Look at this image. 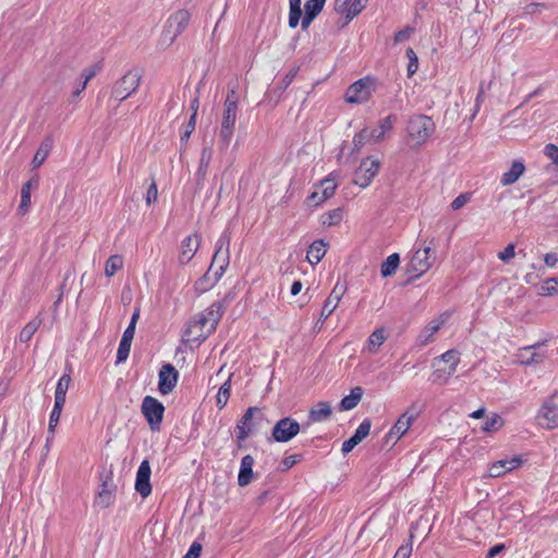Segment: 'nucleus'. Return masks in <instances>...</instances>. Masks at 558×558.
<instances>
[{
  "label": "nucleus",
  "instance_id": "nucleus-35",
  "mask_svg": "<svg viewBox=\"0 0 558 558\" xmlns=\"http://www.w3.org/2000/svg\"><path fill=\"white\" fill-rule=\"evenodd\" d=\"M524 165L520 161H514L509 171L505 172L501 178L502 185H510L514 183L524 172Z\"/></svg>",
  "mask_w": 558,
  "mask_h": 558
},
{
  "label": "nucleus",
  "instance_id": "nucleus-30",
  "mask_svg": "<svg viewBox=\"0 0 558 558\" xmlns=\"http://www.w3.org/2000/svg\"><path fill=\"white\" fill-rule=\"evenodd\" d=\"M253 465L254 458L252 456L246 454L242 458L238 476V483L240 486L244 487L251 483L253 478Z\"/></svg>",
  "mask_w": 558,
  "mask_h": 558
},
{
  "label": "nucleus",
  "instance_id": "nucleus-34",
  "mask_svg": "<svg viewBox=\"0 0 558 558\" xmlns=\"http://www.w3.org/2000/svg\"><path fill=\"white\" fill-rule=\"evenodd\" d=\"M363 396V389L361 387H354L351 393L344 397L340 402L341 411H349L354 409L361 401Z\"/></svg>",
  "mask_w": 558,
  "mask_h": 558
},
{
  "label": "nucleus",
  "instance_id": "nucleus-22",
  "mask_svg": "<svg viewBox=\"0 0 558 558\" xmlns=\"http://www.w3.org/2000/svg\"><path fill=\"white\" fill-rule=\"evenodd\" d=\"M396 122L397 116L395 114H389L386 118L381 119L375 129L369 130L373 143H379L385 141L389 133L392 131Z\"/></svg>",
  "mask_w": 558,
  "mask_h": 558
},
{
  "label": "nucleus",
  "instance_id": "nucleus-49",
  "mask_svg": "<svg viewBox=\"0 0 558 558\" xmlns=\"http://www.w3.org/2000/svg\"><path fill=\"white\" fill-rule=\"evenodd\" d=\"M131 342H125L124 340H121L120 341V344H119V348H118V353H117V362L120 363V362H124L129 354H130V350H131Z\"/></svg>",
  "mask_w": 558,
  "mask_h": 558
},
{
  "label": "nucleus",
  "instance_id": "nucleus-32",
  "mask_svg": "<svg viewBox=\"0 0 558 558\" xmlns=\"http://www.w3.org/2000/svg\"><path fill=\"white\" fill-rule=\"evenodd\" d=\"M368 0H354L352 3H350L347 7V0H343L342 3H340V0H337L336 5L338 11H345L348 19H353L359 13L362 12V10L365 8Z\"/></svg>",
  "mask_w": 558,
  "mask_h": 558
},
{
  "label": "nucleus",
  "instance_id": "nucleus-20",
  "mask_svg": "<svg viewBox=\"0 0 558 558\" xmlns=\"http://www.w3.org/2000/svg\"><path fill=\"white\" fill-rule=\"evenodd\" d=\"M345 286L341 283H336L332 291L330 292L329 296L324 303L322 313H320V320L327 319L332 312L337 308L339 302L341 301L343 294L345 293Z\"/></svg>",
  "mask_w": 558,
  "mask_h": 558
},
{
  "label": "nucleus",
  "instance_id": "nucleus-7",
  "mask_svg": "<svg viewBox=\"0 0 558 558\" xmlns=\"http://www.w3.org/2000/svg\"><path fill=\"white\" fill-rule=\"evenodd\" d=\"M380 166L379 159L373 156L362 159L354 172L353 183L362 189H366L378 174Z\"/></svg>",
  "mask_w": 558,
  "mask_h": 558
},
{
  "label": "nucleus",
  "instance_id": "nucleus-21",
  "mask_svg": "<svg viewBox=\"0 0 558 558\" xmlns=\"http://www.w3.org/2000/svg\"><path fill=\"white\" fill-rule=\"evenodd\" d=\"M521 464H522V459L520 457H513L510 459H504V460L496 461L489 466L488 476L489 477L502 476L507 472H510L512 470L520 468Z\"/></svg>",
  "mask_w": 558,
  "mask_h": 558
},
{
  "label": "nucleus",
  "instance_id": "nucleus-28",
  "mask_svg": "<svg viewBox=\"0 0 558 558\" xmlns=\"http://www.w3.org/2000/svg\"><path fill=\"white\" fill-rule=\"evenodd\" d=\"M331 413L332 409L330 403L320 401L310 410L307 424L325 422L329 420Z\"/></svg>",
  "mask_w": 558,
  "mask_h": 558
},
{
  "label": "nucleus",
  "instance_id": "nucleus-45",
  "mask_svg": "<svg viewBox=\"0 0 558 558\" xmlns=\"http://www.w3.org/2000/svg\"><path fill=\"white\" fill-rule=\"evenodd\" d=\"M61 413H62V408L53 407V409L50 413L49 425H48V432L50 434V437L47 438V442H49L53 437V434H54L56 427L59 423Z\"/></svg>",
  "mask_w": 558,
  "mask_h": 558
},
{
  "label": "nucleus",
  "instance_id": "nucleus-57",
  "mask_svg": "<svg viewBox=\"0 0 558 558\" xmlns=\"http://www.w3.org/2000/svg\"><path fill=\"white\" fill-rule=\"evenodd\" d=\"M195 125H196V120H194V117H191L189 123L185 126L184 132L181 134V142H187L191 134L195 130Z\"/></svg>",
  "mask_w": 558,
  "mask_h": 558
},
{
  "label": "nucleus",
  "instance_id": "nucleus-36",
  "mask_svg": "<svg viewBox=\"0 0 558 558\" xmlns=\"http://www.w3.org/2000/svg\"><path fill=\"white\" fill-rule=\"evenodd\" d=\"M113 499L114 489L107 483H104L101 485V490L98 493V496L96 498V504L102 508H107L113 502Z\"/></svg>",
  "mask_w": 558,
  "mask_h": 558
},
{
  "label": "nucleus",
  "instance_id": "nucleus-61",
  "mask_svg": "<svg viewBox=\"0 0 558 558\" xmlns=\"http://www.w3.org/2000/svg\"><path fill=\"white\" fill-rule=\"evenodd\" d=\"M298 462H299V456H296V454L286 457L281 462L282 470L283 471L289 470Z\"/></svg>",
  "mask_w": 558,
  "mask_h": 558
},
{
  "label": "nucleus",
  "instance_id": "nucleus-9",
  "mask_svg": "<svg viewBox=\"0 0 558 558\" xmlns=\"http://www.w3.org/2000/svg\"><path fill=\"white\" fill-rule=\"evenodd\" d=\"M436 257L432 252L430 245H425L414 252L410 263L408 264V272L414 274L415 278L424 275L434 264Z\"/></svg>",
  "mask_w": 558,
  "mask_h": 558
},
{
  "label": "nucleus",
  "instance_id": "nucleus-55",
  "mask_svg": "<svg viewBox=\"0 0 558 558\" xmlns=\"http://www.w3.org/2000/svg\"><path fill=\"white\" fill-rule=\"evenodd\" d=\"M515 255V251H514V244L510 243L506 246V248L500 252L498 254V257L499 259H501L502 262H508L510 260L511 258H513Z\"/></svg>",
  "mask_w": 558,
  "mask_h": 558
},
{
  "label": "nucleus",
  "instance_id": "nucleus-11",
  "mask_svg": "<svg viewBox=\"0 0 558 558\" xmlns=\"http://www.w3.org/2000/svg\"><path fill=\"white\" fill-rule=\"evenodd\" d=\"M141 76L136 71L128 72L113 87L112 95L119 101L126 99L140 86Z\"/></svg>",
  "mask_w": 558,
  "mask_h": 558
},
{
  "label": "nucleus",
  "instance_id": "nucleus-38",
  "mask_svg": "<svg viewBox=\"0 0 558 558\" xmlns=\"http://www.w3.org/2000/svg\"><path fill=\"white\" fill-rule=\"evenodd\" d=\"M301 3V0H289V26L292 28H295L299 25L302 15Z\"/></svg>",
  "mask_w": 558,
  "mask_h": 558
},
{
  "label": "nucleus",
  "instance_id": "nucleus-52",
  "mask_svg": "<svg viewBox=\"0 0 558 558\" xmlns=\"http://www.w3.org/2000/svg\"><path fill=\"white\" fill-rule=\"evenodd\" d=\"M213 150L210 147H204L201 155L199 170L206 171L211 159Z\"/></svg>",
  "mask_w": 558,
  "mask_h": 558
},
{
  "label": "nucleus",
  "instance_id": "nucleus-43",
  "mask_svg": "<svg viewBox=\"0 0 558 558\" xmlns=\"http://www.w3.org/2000/svg\"><path fill=\"white\" fill-rule=\"evenodd\" d=\"M230 378L219 388V391L216 397L217 405L219 409H222L226 407L229 397H230Z\"/></svg>",
  "mask_w": 558,
  "mask_h": 558
},
{
  "label": "nucleus",
  "instance_id": "nucleus-56",
  "mask_svg": "<svg viewBox=\"0 0 558 558\" xmlns=\"http://www.w3.org/2000/svg\"><path fill=\"white\" fill-rule=\"evenodd\" d=\"M412 553V544L401 545L392 558H410Z\"/></svg>",
  "mask_w": 558,
  "mask_h": 558
},
{
  "label": "nucleus",
  "instance_id": "nucleus-37",
  "mask_svg": "<svg viewBox=\"0 0 558 558\" xmlns=\"http://www.w3.org/2000/svg\"><path fill=\"white\" fill-rule=\"evenodd\" d=\"M400 263V257L397 253L389 255L381 264L380 274L383 277H389L396 272Z\"/></svg>",
  "mask_w": 558,
  "mask_h": 558
},
{
  "label": "nucleus",
  "instance_id": "nucleus-15",
  "mask_svg": "<svg viewBox=\"0 0 558 558\" xmlns=\"http://www.w3.org/2000/svg\"><path fill=\"white\" fill-rule=\"evenodd\" d=\"M256 415L262 418L263 413L258 408L252 407L248 408L243 417L241 418L240 423L236 426L238 429V439L244 440L248 437L251 433H253L256 429V426L258 424Z\"/></svg>",
  "mask_w": 558,
  "mask_h": 558
},
{
  "label": "nucleus",
  "instance_id": "nucleus-23",
  "mask_svg": "<svg viewBox=\"0 0 558 558\" xmlns=\"http://www.w3.org/2000/svg\"><path fill=\"white\" fill-rule=\"evenodd\" d=\"M414 420V414H410L408 412L403 413L387 434V440L389 441L393 439L397 441L400 439L409 430Z\"/></svg>",
  "mask_w": 558,
  "mask_h": 558
},
{
  "label": "nucleus",
  "instance_id": "nucleus-1",
  "mask_svg": "<svg viewBox=\"0 0 558 558\" xmlns=\"http://www.w3.org/2000/svg\"><path fill=\"white\" fill-rule=\"evenodd\" d=\"M435 132L432 118L424 114L412 116L407 125V137L411 147L416 148L428 141Z\"/></svg>",
  "mask_w": 558,
  "mask_h": 558
},
{
  "label": "nucleus",
  "instance_id": "nucleus-26",
  "mask_svg": "<svg viewBox=\"0 0 558 558\" xmlns=\"http://www.w3.org/2000/svg\"><path fill=\"white\" fill-rule=\"evenodd\" d=\"M387 338H388V332H387L386 328H384V327L376 328L368 337L366 344L364 347V351L369 354L377 353L379 348L387 340Z\"/></svg>",
  "mask_w": 558,
  "mask_h": 558
},
{
  "label": "nucleus",
  "instance_id": "nucleus-31",
  "mask_svg": "<svg viewBox=\"0 0 558 558\" xmlns=\"http://www.w3.org/2000/svg\"><path fill=\"white\" fill-rule=\"evenodd\" d=\"M327 244L323 240L314 241L307 251L306 259L312 265L318 264L326 255Z\"/></svg>",
  "mask_w": 558,
  "mask_h": 558
},
{
  "label": "nucleus",
  "instance_id": "nucleus-12",
  "mask_svg": "<svg viewBox=\"0 0 558 558\" xmlns=\"http://www.w3.org/2000/svg\"><path fill=\"white\" fill-rule=\"evenodd\" d=\"M300 432V424L291 418L284 417L276 423L272 428V437L278 442H287Z\"/></svg>",
  "mask_w": 558,
  "mask_h": 558
},
{
  "label": "nucleus",
  "instance_id": "nucleus-4",
  "mask_svg": "<svg viewBox=\"0 0 558 558\" xmlns=\"http://www.w3.org/2000/svg\"><path fill=\"white\" fill-rule=\"evenodd\" d=\"M460 363V353L457 350H448L440 356L434 359L435 367L432 374V380L438 385H446L451 376L456 373Z\"/></svg>",
  "mask_w": 558,
  "mask_h": 558
},
{
  "label": "nucleus",
  "instance_id": "nucleus-5",
  "mask_svg": "<svg viewBox=\"0 0 558 558\" xmlns=\"http://www.w3.org/2000/svg\"><path fill=\"white\" fill-rule=\"evenodd\" d=\"M537 424L545 429L558 428V393L546 398L536 415Z\"/></svg>",
  "mask_w": 558,
  "mask_h": 558
},
{
  "label": "nucleus",
  "instance_id": "nucleus-53",
  "mask_svg": "<svg viewBox=\"0 0 558 558\" xmlns=\"http://www.w3.org/2000/svg\"><path fill=\"white\" fill-rule=\"evenodd\" d=\"M470 199V195L468 193L460 194L451 202V208L453 210H458L462 208Z\"/></svg>",
  "mask_w": 558,
  "mask_h": 558
},
{
  "label": "nucleus",
  "instance_id": "nucleus-64",
  "mask_svg": "<svg viewBox=\"0 0 558 558\" xmlns=\"http://www.w3.org/2000/svg\"><path fill=\"white\" fill-rule=\"evenodd\" d=\"M505 549L506 546L504 544H497L488 550L486 558H494L498 554L502 553Z\"/></svg>",
  "mask_w": 558,
  "mask_h": 558
},
{
  "label": "nucleus",
  "instance_id": "nucleus-42",
  "mask_svg": "<svg viewBox=\"0 0 558 558\" xmlns=\"http://www.w3.org/2000/svg\"><path fill=\"white\" fill-rule=\"evenodd\" d=\"M366 143H373V138L371 137V132L367 128H364L361 130L355 136L353 137V146L356 151L361 150V148Z\"/></svg>",
  "mask_w": 558,
  "mask_h": 558
},
{
  "label": "nucleus",
  "instance_id": "nucleus-51",
  "mask_svg": "<svg viewBox=\"0 0 558 558\" xmlns=\"http://www.w3.org/2000/svg\"><path fill=\"white\" fill-rule=\"evenodd\" d=\"M71 376L69 374H64L60 377V379L58 380V384H57V387H56V392H60V393H64L66 395V391L70 387V384H71Z\"/></svg>",
  "mask_w": 558,
  "mask_h": 558
},
{
  "label": "nucleus",
  "instance_id": "nucleus-48",
  "mask_svg": "<svg viewBox=\"0 0 558 558\" xmlns=\"http://www.w3.org/2000/svg\"><path fill=\"white\" fill-rule=\"evenodd\" d=\"M501 426H502V418L499 415L494 414L490 418H488L485 422V424L483 426V430L484 432H496Z\"/></svg>",
  "mask_w": 558,
  "mask_h": 558
},
{
  "label": "nucleus",
  "instance_id": "nucleus-59",
  "mask_svg": "<svg viewBox=\"0 0 558 558\" xmlns=\"http://www.w3.org/2000/svg\"><path fill=\"white\" fill-rule=\"evenodd\" d=\"M202 553V545L197 542H194L186 555L183 558H198Z\"/></svg>",
  "mask_w": 558,
  "mask_h": 558
},
{
  "label": "nucleus",
  "instance_id": "nucleus-25",
  "mask_svg": "<svg viewBox=\"0 0 558 558\" xmlns=\"http://www.w3.org/2000/svg\"><path fill=\"white\" fill-rule=\"evenodd\" d=\"M210 333L206 331V326H203V322L196 316L185 329L184 337L186 342H196L205 340Z\"/></svg>",
  "mask_w": 558,
  "mask_h": 558
},
{
  "label": "nucleus",
  "instance_id": "nucleus-54",
  "mask_svg": "<svg viewBox=\"0 0 558 558\" xmlns=\"http://www.w3.org/2000/svg\"><path fill=\"white\" fill-rule=\"evenodd\" d=\"M158 198V190L155 181H153L146 193V204L150 205L156 202Z\"/></svg>",
  "mask_w": 558,
  "mask_h": 558
},
{
  "label": "nucleus",
  "instance_id": "nucleus-2",
  "mask_svg": "<svg viewBox=\"0 0 558 558\" xmlns=\"http://www.w3.org/2000/svg\"><path fill=\"white\" fill-rule=\"evenodd\" d=\"M191 21V12L179 9L167 19L160 36V45L163 48L171 46L174 40L186 29Z\"/></svg>",
  "mask_w": 558,
  "mask_h": 558
},
{
  "label": "nucleus",
  "instance_id": "nucleus-47",
  "mask_svg": "<svg viewBox=\"0 0 558 558\" xmlns=\"http://www.w3.org/2000/svg\"><path fill=\"white\" fill-rule=\"evenodd\" d=\"M405 53L409 59L407 72H408V76L411 77L412 75H414L416 73V71L418 69V59L412 48H408Z\"/></svg>",
  "mask_w": 558,
  "mask_h": 558
},
{
  "label": "nucleus",
  "instance_id": "nucleus-19",
  "mask_svg": "<svg viewBox=\"0 0 558 558\" xmlns=\"http://www.w3.org/2000/svg\"><path fill=\"white\" fill-rule=\"evenodd\" d=\"M150 465L147 460H144L136 473L135 489L143 497L146 498L151 493Z\"/></svg>",
  "mask_w": 558,
  "mask_h": 558
},
{
  "label": "nucleus",
  "instance_id": "nucleus-33",
  "mask_svg": "<svg viewBox=\"0 0 558 558\" xmlns=\"http://www.w3.org/2000/svg\"><path fill=\"white\" fill-rule=\"evenodd\" d=\"M52 148V140L50 137H47L43 141L40 146L38 147L37 151L35 153V156L32 160L33 168H39L45 160L47 159L50 150Z\"/></svg>",
  "mask_w": 558,
  "mask_h": 558
},
{
  "label": "nucleus",
  "instance_id": "nucleus-14",
  "mask_svg": "<svg viewBox=\"0 0 558 558\" xmlns=\"http://www.w3.org/2000/svg\"><path fill=\"white\" fill-rule=\"evenodd\" d=\"M449 318L448 313H442L436 318L432 319L428 325H426L416 338V343L420 347H425L435 341V335L438 330L447 323Z\"/></svg>",
  "mask_w": 558,
  "mask_h": 558
},
{
  "label": "nucleus",
  "instance_id": "nucleus-46",
  "mask_svg": "<svg viewBox=\"0 0 558 558\" xmlns=\"http://www.w3.org/2000/svg\"><path fill=\"white\" fill-rule=\"evenodd\" d=\"M31 192L26 189H21V203L17 207V215L24 216L28 211L32 201Z\"/></svg>",
  "mask_w": 558,
  "mask_h": 558
},
{
  "label": "nucleus",
  "instance_id": "nucleus-63",
  "mask_svg": "<svg viewBox=\"0 0 558 558\" xmlns=\"http://www.w3.org/2000/svg\"><path fill=\"white\" fill-rule=\"evenodd\" d=\"M134 335H135V326H133V324H129L128 328L123 332V336H122L121 340H124L125 342H131L132 343Z\"/></svg>",
  "mask_w": 558,
  "mask_h": 558
},
{
  "label": "nucleus",
  "instance_id": "nucleus-29",
  "mask_svg": "<svg viewBox=\"0 0 558 558\" xmlns=\"http://www.w3.org/2000/svg\"><path fill=\"white\" fill-rule=\"evenodd\" d=\"M326 0H307L305 2V16L302 20V28L306 29L312 21L322 12Z\"/></svg>",
  "mask_w": 558,
  "mask_h": 558
},
{
  "label": "nucleus",
  "instance_id": "nucleus-41",
  "mask_svg": "<svg viewBox=\"0 0 558 558\" xmlns=\"http://www.w3.org/2000/svg\"><path fill=\"white\" fill-rule=\"evenodd\" d=\"M41 324V320L39 318L32 319L21 331L20 333V340L22 342H28L34 333L37 331Z\"/></svg>",
  "mask_w": 558,
  "mask_h": 558
},
{
  "label": "nucleus",
  "instance_id": "nucleus-27",
  "mask_svg": "<svg viewBox=\"0 0 558 558\" xmlns=\"http://www.w3.org/2000/svg\"><path fill=\"white\" fill-rule=\"evenodd\" d=\"M226 242H228V241L225 239L219 240V246L214 254L211 265L209 268V270H213L215 267H218V269L216 270L217 277H220L222 275V272L225 271V268L227 267V265L229 263L228 250H225V251L222 250Z\"/></svg>",
  "mask_w": 558,
  "mask_h": 558
},
{
  "label": "nucleus",
  "instance_id": "nucleus-60",
  "mask_svg": "<svg viewBox=\"0 0 558 558\" xmlns=\"http://www.w3.org/2000/svg\"><path fill=\"white\" fill-rule=\"evenodd\" d=\"M413 33V29L410 28V27H407L404 29H401L399 31L396 35H395V41L396 43H402L404 40H408L411 35Z\"/></svg>",
  "mask_w": 558,
  "mask_h": 558
},
{
  "label": "nucleus",
  "instance_id": "nucleus-58",
  "mask_svg": "<svg viewBox=\"0 0 558 558\" xmlns=\"http://www.w3.org/2000/svg\"><path fill=\"white\" fill-rule=\"evenodd\" d=\"M100 66L95 64L88 69H85L82 73V77L84 78L83 82H86V85L88 82L99 72Z\"/></svg>",
  "mask_w": 558,
  "mask_h": 558
},
{
  "label": "nucleus",
  "instance_id": "nucleus-13",
  "mask_svg": "<svg viewBox=\"0 0 558 558\" xmlns=\"http://www.w3.org/2000/svg\"><path fill=\"white\" fill-rule=\"evenodd\" d=\"M544 342L527 345L520 349L517 353L518 363L522 365L539 364L546 359V351L543 349Z\"/></svg>",
  "mask_w": 558,
  "mask_h": 558
},
{
  "label": "nucleus",
  "instance_id": "nucleus-24",
  "mask_svg": "<svg viewBox=\"0 0 558 558\" xmlns=\"http://www.w3.org/2000/svg\"><path fill=\"white\" fill-rule=\"evenodd\" d=\"M371 430V421L364 420L356 428L354 435L342 444L341 451L347 454L353 450L368 434Z\"/></svg>",
  "mask_w": 558,
  "mask_h": 558
},
{
  "label": "nucleus",
  "instance_id": "nucleus-3",
  "mask_svg": "<svg viewBox=\"0 0 558 558\" xmlns=\"http://www.w3.org/2000/svg\"><path fill=\"white\" fill-rule=\"evenodd\" d=\"M238 97L234 90H231L225 101V108L219 132V144L222 150H226L231 142L234 132L238 112Z\"/></svg>",
  "mask_w": 558,
  "mask_h": 558
},
{
  "label": "nucleus",
  "instance_id": "nucleus-50",
  "mask_svg": "<svg viewBox=\"0 0 558 558\" xmlns=\"http://www.w3.org/2000/svg\"><path fill=\"white\" fill-rule=\"evenodd\" d=\"M544 154L553 161L558 168V147L555 144H547L544 148Z\"/></svg>",
  "mask_w": 558,
  "mask_h": 558
},
{
  "label": "nucleus",
  "instance_id": "nucleus-18",
  "mask_svg": "<svg viewBox=\"0 0 558 558\" xmlns=\"http://www.w3.org/2000/svg\"><path fill=\"white\" fill-rule=\"evenodd\" d=\"M222 305L220 303H213L197 316L203 322V326H206V331L213 333L222 317Z\"/></svg>",
  "mask_w": 558,
  "mask_h": 558
},
{
  "label": "nucleus",
  "instance_id": "nucleus-10",
  "mask_svg": "<svg viewBox=\"0 0 558 558\" xmlns=\"http://www.w3.org/2000/svg\"><path fill=\"white\" fill-rule=\"evenodd\" d=\"M165 407L156 398L147 396L142 403V413L147 420L150 428L156 430L159 428L163 417Z\"/></svg>",
  "mask_w": 558,
  "mask_h": 558
},
{
  "label": "nucleus",
  "instance_id": "nucleus-17",
  "mask_svg": "<svg viewBox=\"0 0 558 558\" xmlns=\"http://www.w3.org/2000/svg\"><path fill=\"white\" fill-rule=\"evenodd\" d=\"M201 236L196 233L183 239L178 256L180 265H186L192 260L201 246Z\"/></svg>",
  "mask_w": 558,
  "mask_h": 558
},
{
  "label": "nucleus",
  "instance_id": "nucleus-6",
  "mask_svg": "<svg viewBox=\"0 0 558 558\" xmlns=\"http://www.w3.org/2000/svg\"><path fill=\"white\" fill-rule=\"evenodd\" d=\"M337 187V175L335 173H330L327 178L320 180L319 183L314 186V191L306 198V204L313 207L319 206L325 201L333 196Z\"/></svg>",
  "mask_w": 558,
  "mask_h": 558
},
{
  "label": "nucleus",
  "instance_id": "nucleus-40",
  "mask_svg": "<svg viewBox=\"0 0 558 558\" xmlns=\"http://www.w3.org/2000/svg\"><path fill=\"white\" fill-rule=\"evenodd\" d=\"M342 218H343L342 209L336 208V209H332V210L326 213L322 217V222H323V225H325L327 227L338 226L342 221Z\"/></svg>",
  "mask_w": 558,
  "mask_h": 558
},
{
  "label": "nucleus",
  "instance_id": "nucleus-16",
  "mask_svg": "<svg viewBox=\"0 0 558 558\" xmlns=\"http://www.w3.org/2000/svg\"><path fill=\"white\" fill-rule=\"evenodd\" d=\"M158 389L161 395L170 393L177 386L179 373L171 364H165L159 371Z\"/></svg>",
  "mask_w": 558,
  "mask_h": 558
},
{
  "label": "nucleus",
  "instance_id": "nucleus-8",
  "mask_svg": "<svg viewBox=\"0 0 558 558\" xmlns=\"http://www.w3.org/2000/svg\"><path fill=\"white\" fill-rule=\"evenodd\" d=\"M375 92V81L363 77L353 83L345 93V101L349 104H364L368 101Z\"/></svg>",
  "mask_w": 558,
  "mask_h": 558
},
{
  "label": "nucleus",
  "instance_id": "nucleus-39",
  "mask_svg": "<svg viewBox=\"0 0 558 558\" xmlns=\"http://www.w3.org/2000/svg\"><path fill=\"white\" fill-rule=\"evenodd\" d=\"M123 267V258L120 255H111L105 265V274L107 277H112Z\"/></svg>",
  "mask_w": 558,
  "mask_h": 558
},
{
  "label": "nucleus",
  "instance_id": "nucleus-44",
  "mask_svg": "<svg viewBox=\"0 0 558 558\" xmlns=\"http://www.w3.org/2000/svg\"><path fill=\"white\" fill-rule=\"evenodd\" d=\"M539 293L545 296L558 294V278H549L543 282Z\"/></svg>",
  "mask_w": 558,
  "mask_h": 558
},
{
  "label": "nucleus",
  "instance_id": "nucleus-62",
  "mask_svg": "<svg viewBox=\"0 0 558 558\" xmlns=\"http://www.w3.org/2000/svg\"><path fill=\"white\" fill-rule=\"evenodd\" d=\"M544 262H545V265L547 267H555L558 263V254L556 253H547L545 256H544Z\"/></svg>",
  "mask_w": 558,
  "mask_h": 558
}]
</instances>
